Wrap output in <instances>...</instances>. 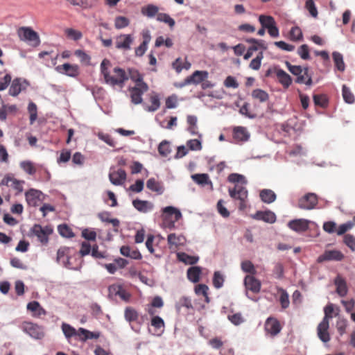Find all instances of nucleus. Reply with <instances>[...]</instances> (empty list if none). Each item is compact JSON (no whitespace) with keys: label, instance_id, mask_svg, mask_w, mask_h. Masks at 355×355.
<instances>
[{"label":"nucleus","instance_id":"nucleus-1","mask_svg":"<svg viewBox=\"0 0 355 355\" xmlns=\"http://www.w3.org/2000/svg\"><path fill=\"white\" fill-rule=\"evenodd\" d=\"M228 181L236 183L233 188L228 189L230 196L234 200H239V209L244 210L247 207L246 200L248 195V190L244 186L247 184L245 176L238 173H231L228 176Z\"/></svg>","mask_w":355,"mask_h":355},{"label":"nucleus","instance_id":"nucleus-2","mask_svg":"<svg viewBox=\"0 0 355 355\" xmlns=\"http://www.w3.org/2000/svg\"><path fill=\"white\" fill-rule=\"evenodd\" d=\"M105 83L113 87L118 86L122 89L128 76L125 71L120 67H114L112 73L110 72L104 78Z\"/></svg>","mask_w":355,"mask_h":355},{"label":"nucleus","instance_id":"nucleus-3","mask_svg":"<svg viewBox=\"0 0 355 355\" xmlns=\"http://www.w3.org/2000/svg\"><path fill=\"white\" fill-rule=\"evenodd\" d=\"M20 329L32 338L40 340L44 337V328L31 322H24L20 325Z\"/></svg>","mask_w":355,"mask_h":355},{"label":"nucleus","instance_id":"nucleus-4","mask_svg":"<svg viewBox=\"0 0 355 355\" xmlns=\"http://www.w3.org/2000/svg\"><path fill=\"white\" fill-rule=\"evenodd\" d=\"M53 230L51 226L46 225L42 227L39 224H35L31 230V232L37 236L38 241L42 245H46L49 242V236L51 234Z\"/></svg>","mask_w":355,"mask_h":355},{"label":"nucleus","instance_id":"nucleus-5","mask_svg":"<svg viewBox=\"0 0 355 355\" xmlns=\"http://www.w3.org/2000/svg\"><path fill=\"white\" fill-rule=\"evenodd\" d=\"M148 85L146 83L135 85L129 88L131 102L135 105L144 103L142 96L148 90Z\"/></svg>","mask_w":355,"mask_h":355},{"label":"nucleus","instance_id":"nucleus-6","mask_svg":"<svg viewBox=\"0 0 355 355\" xmlns=\"http://www.w3.org/2000/svg\"><path fill=\"white\" fill-rule=\"evenodd\" d=\"M18 35L20 40L30 44L32 46L40 44V38L37 33L29 27H21L18 30Z\"/></svg>","mask_w":355,"mask_h":355},{"label":"nucleus","instance_id":"nucleus-7","mask_svg":"<svg viewBox=\"0 0 355 355\" xmlns=\"http://www.w3.org/2000/svg\"><path fill=\"white\" fill-rule=\"evenodd\" d=\"M108 176L112 184L121 186L126 180L127 174L123 168L113 166L110 168Z\"/></svg>","mask_w":355,"mask_h":355},{"label":"nucleus","instance_id":"nucleus-8","mask_svg":"<svg viewBox=\"0 0 355 355\" xmlns=\"http://www.w3.org/2000/svg\"><path fill=\"white\" fill-rule=\"evenodd\" d=\"M70 251L69 248H60L57 252V262L68 269L77 270L78 268L73 267L70 262Z\"/></svg>","mask_w":355,"mask_h":355},{"label":"nucleus","instance_id":"nucleus-9","mask_svg":"<svg viewBox=\"0 0 355 355\" xmlns=\"http://www.w3.org/2000/svg\"><path fill=\"white\" fill-rule=\"evenodd\" d=\"M317 204V196L313 193H309L299 200L298 207L302 209L311 210L314 209Z\"/></svg>","mask_w":355,"mask_h":355},{"label":"nucleus","instance_id":"nucleus-10","mask_svg":"<svg viewBox=\"0 0 355 355\" xmlns=\"http://www.w3.org/2000/svg\"><path fill=\"white\" fill-rule=\"evenodd\" d=\"M55 71L62 75L76 78L80 74V69L77 64L64 63L55 67Z\"/></svg>","mask_w":355,"mask_h":355},{"label":"nucleus","instance_id":"nucleus-11","mask_svg":"<svg viewBox=\"0 0 355 355\" xmlns=\"http://www.w3.org/2000/svg\"><path fill=\"white\" fill-rule=\"evenodd\" d=\"M243 284L246 290L245 295L251 300L252 299L249 297L248 291H251L254 293H258L261 290V282L252 275H246L244 278Z\"/></svg>","mask_w":355,"mask_h":355},{"label":"nucleus","instance_id":"nucleus-12","mask_svg":"<svg viewBox=\"0 0 355 355\" xmlns=\"http://www.w3.org/2000/svg\"><path fill=\"white\" fill-rule=\"evenodd\" d=\"M25 182L24 180H19L12 178L10 175H6L1 181L0 186L10 187L15 189L18 193L23 191V185Z\"/></svg>","mask_w":355,"mask_h":355},{"label":"nucleus","instance_id":"nucleus-13","mask_svg":"<svg viewBox=\"0 0 355 355\" xmlns=\"http://www.w3.org/2000/svg\"><path fill=\"white\" fill-rule=\"evenodd\" d=\"M329 329V322L327 321L326 319H322L317 327V336L324 343H328L331 339Z\"/></svg>","mask_w":355,"mask_h":355},{"label":"nucleus","instance_id":"nucleus-14","mask_svg":"<svg viewBox=\"0 0 355 355\" xmlns=\"http://www.w3.org/2000/svg\"><path fill=\"white\" fill-rule=\"evenodd\" d=\"M110 295L119 296L122 300L128 302L130 301L131 295L121 284H112L108 287Z\"/></svg>","mask_w":355,"mask_h":355},{"label":"nucleus","instance_id":"nucleus-15","mask_svg":"<svg viewBox=\"0 0 355 355\" xmlns=\"http://www.w3.org/2000/svg\"><path fill=\"white\" fill-rule=\"evenodd\" d=\"M133 41L134 37L131 34H121L116 37L115 46L118 49L129 51Z\"/></svg>","mask_w":355,"mask_h":355},{"label":"nucleus","instance_id":"nucleus-16","mask_svg":"<svg viewBox=\"0 0 355 355\" xmlns=\"http://www.w3.org/2000/svg\"><path fill=\"white\" fill-rule=\"evenodd\" d=\"M28 85L26 80L19 78H15L10 87L9 94L12 96H17L21 92L25 90Z\"/></svg>","mask_w":355,"mask_h":355},{"label":"nucleus","instance_id":"nucleus-17","mask_svg":"<svg viewBox=\"0 0 355 355\" xmlns=\"http://www.w3.org/2000/svg\"><path fill=\"white\" fill-rule=\"evenodd\" d=\"M343 258V254L339 250H325L322 254L318 257L317 261L322 263L326 261H341Z\"/></svg>","mask_w":355,"mask_h":355},{"label":"nucleus","instance_id":"nucleus-18","mask_svg":"<svg viewBox=\"0 0 355 355\" xmlns=\"http://www.w3.org/2000/svg\"><path fill=\"white\" fill-rule=\"evenodd\" d=\"M42 193L37 189H31L25 193L26 200L28 205L36 207L42 200Z\"/></svg>","mask_w":355,"mask_h":355},{"label":"nucleus","instance_id":"nucleus-19","mask_svg":"<svg viewBox=\"0 0 355 355\" xmlns=\"http://www.w3.org/2000/svg\"><path fill=\"white\" fill-rule=\"evenodd\" d=\"M309 220L304 218L294 219L288 222V227L297 233H302L309 229Z\"/></svg>","mask_w":355,"mask_h":355},{"label":"nucleus","instance_id":"nucleus-20","mask_svg":"<svg viewBox=\"0 0 355 355\" xmlns=\"http://www.w3.org/2000/svg\"><path fill=\"white\" fill-rule=\"evenodd\" d=\"M252 218L255 220H262L270 224L274 223L277 219L275 214L270 210L257 211L252 215Z\"/></svg>","mask_w":355,"mask_h":355},{"label":"nucleus","instance_id":"nucleus-21","mask_svg":"<svg viewBox=\"0 0 355 355\" xmlns=\"http://www.w3.org/2000/svg\"><path fill=\"white\" fill-rule=\"evenodd\" d=\"M265 329L272 336H275L280 332L282 327L277 319L268 318L266 322Z\"/></svg>","mask_w":355,"mask_h":355},{"label":"nucleus","instance_id":"nucleus-22","mask_svg":"<svg viewBox=\"0 0 355 355\" xmlns=\"http://www.w3.org/2000/svg\"><path fill=\"white\" fill-rule=\"evenodd\" d=\"M133 207L139 212L147 213L154 209L153 202L148 200L135 199L132 201Z\"/></svg>","mask_w":355,"mask_h":355},{"label":"nucleus","instance_id":"nucleus-23","mask_svg":"<svg viewBox=\"0 0 355 355\" xmlns=\"http://www.w3.org/2000/svg\"><path fill=\"white\" fill-rule=\"evenodd\" d=\"M208 75L207 71H196L191 76L187 77V82L193 85H198L207 79Z\"/></svg>","mask_w":355,"mask_h":355},{"label":"nucleus","instance_id":"nucleus-24","mask_svg":"<svg viewBox=\"0 0 355 355\" xmlns=\"http://www.w3.org/2000/svg\"><path fill=\"white\" fill-rule=\"evenodd\" d=\"M275 74L279 83L284 87V88L287 89L291 86L292 84V78L284 70L280 68L276 69Z\"/></svg>","mask_w":355,"mask_h":355},{"label":"nucleus","instance_id":"nucleus-25","mask_svg":"<svg viewBox=\"0 0 355 355\" xmlns=\"http://www.w3.org/2000/svg\"><path fill=\"white\" fill-rule=\"evenodd\" d=\"M76 336L80 340L85 342L87 340L98 338L100 336V334L98 332L90 331L86 329L80 327L78 329Z\"/></svg>","mask_w":355,"mask_h":355},{"label":"nucleus","instance_id":"nucleus-26","mask_svg":"<svg viewBox=\"0 0 355 355\" xmlns=\"http://www.w3.org/2000/svg\"><path fill=\"white\" fill-rule=\"evenodd\" d=\"M233 137L236 141H247L250 138V133L244 127L238 126L234 128Z\"/></svg>","mask_w":355,"mask_h":355},{"label":"nucleus","instance_id":"nucleus-27","mask_svg":"<svg viewBox=\"0 0 355 355\" xmlns=\"http://www.w3.org/2000/svg\"><path fill=\"white\" fill-rule=\"evenodd\" d=\"M146 187L151 191L155 192L157 195H162L164 192L163 183L151 178L147 180Z\"/></svg>","mask_w":355,"mask_h":355},{"label":"nucleus","instance_id":"nucleus-28","mask_svg":"<svg viewBox=\"0 0 355 355\" xmlns=\"http://www.w3.org/2000/svg\"><path fill=\"white\" fill-rule=\"evenodd\" d=\"M150 105H147L146 103H142L143 108L149 112H154L157 111L160 107V99L159 96L157 94H153L150 97Z\"/></svg>","mask_w":355,"mask_h":355},{"label":"nucleus","instance_id":"nucleus-29","mask_svg":"<svg viewBox=\"0 0 355 355\" xmlns=\"http://www.w3.org/2000/svg\"><path fill=\"white\" fill-rule=\"evenodd\" d=\"M334 284L336 286V293L340 297L345 296L348 291L345 280L341 276L338 275L334 280Z\"/></svg>","mask_w":355,"mask_h":355},{"label":"nucleus","instance_id":"nucleus-30","mask_svg":"<svg viewBox=\"0 0 355 355\" xmlns=\"http://www.w3.org/2000/svg\"><path fill=\"white\" fill-rule=\"evenodd\" d=\"M202 273L201 268L199 266H191L190 267L187 272V275L188 279L193 282L197 283L200 280V277Z\"/></svg>","mask_w":355,"mask_h":355},{"label":"nucleus","instance_id":"nucleus-31","mask_svg":"<svg viewBox=\"0 0 355 355\" xmlns=\"http://www.w3.org/2000/svg\"><path fill=\"white\" fill-rule=\"evenodd\" d=\"M74 7H79L83 10L91 8L95 4L94 0H65Z\"/></svg>","mask_w":355,"mask_h":355},{"label":"nucleus","instance_id":"nucleus-32","mask_svg":"<svg viewBox=\"0 0 355 355\" xmlns=\"http://www.w3.org/2000/svg\"><path fill=\"white\" fill-rule=\"evenodd\" d=\"M122 255L133 259L139 260L142 258L141 253L136 250H131L128 245H123L120 249Z\"/></svg>","mask_w":355,"mask_h":355},{"label":"nucleus","instance_id":"nucleus-33","mask_svg":"<svg viewBox=\"0 0 355 355\" xmlns=\"http://www.w3.org/2000/svg\"><path fill=\"white\" fill-rule=\"evenodd\" d=\"M309 71V67H305V71L296 78L295 82L298 84H304L308 87H311L313 85V80L312 76Z\"/></svg>","mask_w":355,"mask_h":355},{"label":"nucleus","instance_id":"nucleus-34","mask_svg":"<svg viewBox=\"0 0 355 355\" xmlns=\"http://www.w3.org/2000/svg\"><path fill=\"white\" fill-rule=\"evenodd\" d=\"M259 196L261 200L267 204H270L276 200V194L275 193L270 189H262L260 191Z\"/></svg>","mask_w":355,"mask_h":355},{"label":"nucleus","instance_id":"nucleus-35","mask_svg":"<svg viewBox=\"0 0 355 355\" xmlns=\"http://www.w3.org/2000/svg\"><path fill=\"white\" fill-rule=\"evenodd\" d=\"M192 180L198 184L205 187L207 184L212 186L209 177L206 173H197L191 175Z\"/></svg>","mask_w":355,"mask_h":355},{"label":"nucleus","instance_id":"nucleus-36","mask_svg":"<svg viewBox=\"0 0 355 355\" xmlns=\"http://www.w3.org/2000/svg\"><path fill=\"white\" fill-rule=\"evenodd\" d=\"M141 12L143 15L148 18H153L155 15L157 16L159 14V8L154 4H148L141 8Z\"/></svg>","mask_w":355,"mask_h":355},{"label":"nucleus","instance_id":"nucleus-37","mask_svg":"<svg viewBox=\"0 0 355 355\" xmlns=\"http://www.w3.org/2000/svg\"><path fill=\"white\" fill-rule=\"evenodd\" d=\"M175 309L178 312H180L182 308L185 307L187 309H193V306L191 300L189 297L183 296L179 299L175 303Z\"/></svg>","mask_w":355,"mask_h":355},{"label":"nucleus","instance_id":"nucleus-38","mask_svg":"<svg viewBox=\"0 0 355 355\" xmlns=\"http://www.w3.org/2000/svg\"><path fill=\"white\" fill-rule=\"evenodd\" d=\"M162 212H163V214H164L167 216L174 215V220H173V223L178 221L182 217L181 211L178 209H177L173 206H167V207H164L162 209Z\"/></svg>","mask_w":355,"mask_h":355},{"label":"nucleus","instance_id":"nucleus-39","mask_svg":"<svg viewBox=\"0 0 355 355\" xmlns=\"http://www.w3.org/2000/svg\"><path fill=\"white\" fill-rule=\"evenodd\" d=\"M124 318L130 324L132 322H137L139 319V313L132 307L128 306L124 311Z\"/></svg>","mask_w":355,"mask_h":355},{"label":"nucleus","instance_id":"nucleus-40","mask_svg":"<svg viewBox=\"0 0 355 355\" xmlns=\"http://www.w3.org/2000/svg\"><path fill=\"white\" fill-rule=\"evenodd\" d=\"M333 60L335 64V67L337 70L343 72L345 69V64L343 60V55L337 51L332 53Z\"/></svg>","mask_w":355,"mask_h":355},{"label":"nucleus","instance_id":"nucleus-41","mask_svg":"<svg viewBox=\"0 0 355 355\" xmlns=\"http://www.w3.org/2000/svg\"><path fill=\"white\" fill-rule=\"evenodd\" d=\"M128 79L130 78L135 85L140 84L141 83H145L144 81V75L141 73L137 69H128Z\"/></svg>","mask_w":355,"mask_h":355},{"label":"nucleus","instance_id":"nucleus-42","mask_svg":"<svg viewBox=\"0 0 355 355\" xmlns=\"http://www.w3.org/2000/svg\"><path fill=\"white\" fill-rule=\"evenodd\" d=\"M225 275L222 272L215 271L212 278L214 287L216 289L222 288L225 282Z\"/></svg>","mask_w":355,"mask_h":355},{"label":"nucleus","instance_id":"nucleus-43","mask_svg":"<svg viewBox=\"0 0 355 355\" xmlns=\"http://www.w3.org/2000/svg\"><path fill=\"white\" fill-rule=\"evenodd\" d=\"M259 21L263 28L268 29L276 24L273 17L270 15H261L259 17Z\"/></svg>","mask_w":355,"mask_h":355},{"label":"nucleus","instance_id":"nucleus-44","mask_svg":"<svg viewBox=\"0 0 355 355\" xmlns=\"http://www.w3.org/2000/svg\"><path fill=\"white\" fill-rule=\"evenodd\" d=\"M313 100L315 106L326 108L329 105V99L325 94H314Z\"/></svg>","mask_w":355,"mask_h":355},{"label":"nucleus","instance_id":"nucleus-45","mask_svg":"<svg viewBox=\"0 0 355 355\" xmlns=\"http://www.w3.org/2000/svg\"><path fill=\"white\" fill-rule=\"evenodd\" d=\"M62 331L67 338L68 341L74 336H76V334L78 333V330H76L74 327H73L71 325L63 322L62 324Z\"/></svg>","mask_w":355,"mask_h":355},{"label":"nucleus","instance_id":"nucleus-46","mask_svg":"<svg viewBox=\"0 0 355 355\" xmlns=\"http://www.w3.org/2000/svg\"><path fill=\"white\" fill-rule=\"evenodd\" d=\"M168 243L169 245L178 246L182 245L185 241V238L182 235H176L174 233L169 234L167 237Z\"/></svg>","mask_w":355,"mask_h":355},{"label":"nucleus","instance_id":"nucleus-47","mask_svg":"<svg viewBox=\"0 0 355 355\" xmlns=\"http://www.w3.org/2000/svg\"><path fill=\"white\" fill-rule=\"evenodd\" d=\"M178 258L180 261L189 265H193L196 263L199 259L198 257L191 256L185 252L178 253Z\"/></svg>","mask_w":355,"mask_h":355},{"label":"nucleus","instance_id":"nucleus-48","mask_svg":"<svg viewBox=\"0 0 355 355\" xmlns=\"http://www.w3.org/2000/svg\"><path fill=\"white\" fill-rule=\"evenodd\" d=\"M209 287L204 284H197L195 286L194 291L197 295H202L205 297L206 302H209V297L208 295Z\"/></svg>","mask_w":355,"mask_h":355},{"label":"nucleus","instance_id":"nucleus-49","mask_svg":"<svg viewBox=\"0 0 355 355\" xmlns=\"http://www.w3.org/2000/svg\"><path fill=\"white\" fill-rule=\"evenodd\" d=\"M252 96L253 98L258 100L260 103L266 102L269 98L268 94L261 89H254L252 92Z\"/></svg>","mask_w":355,"mask_h":355},{"label":"nucleus","instance_id":"nucleus-50","mask_svg":"<svg viewBox=\"0 0 355 355\" xmlns=\"http://www.w3.org/2000/svg\"><path fill=\"white\" fill-rule=\"evenodd\" d=\"M19 166L27 174L33 175L36 173V168L33 163L29 160H25L20 162Z\"/></svg>","mask_w":355,"mask_h":355},{"label":"nucleus","instance_id":"nucleus-51","mask_svg":"<svg viewBox=\"0 0 355 355\" xmlns=\"http://www.w3.org/2000/svg\"><path fill=\"white\" fill-rule=\"evenodd\" d=\"M158 152L162 157H167L171 153V148L169 141H162L158 146Z\"/></svg>","mask_w":355,"mask_h":355},{"label":"nucleus","instance_id":"nucleus-52","mask_svg":"<svg viewBox=\"0 0 355 355\" xmlns=\"http://www.w3.org/2000/svg\"><path fill=\"white\" fill-rule=\"evenodd\" d=\"M278 292L280 293L279 302H280L282 308L285 309L288 308L290 304L288 294L286 292V291L282 288H279Z\"/></svg>","mask_w":355,"mask_h":355},{"label":"nucleus","instance_id":"nucleus-53","mask_svg":"<svg viewBox=\"0 0 355 355\" xmlns=\"http://www.w3.org/2000/svg\"><path fill=\"white\" fill-rule=\"evenodd\" d=\"M58 233L63 237L72 238L74 236L71 229L66 224H61L58 226Z\"/></svg>","mask_w":355,"mask_h":355},{"label":"nucleus","instance_id":"nucleus-54","mask_svg":"<svg viewBox=\"0 0 355 355\" xmlns=\"http://www.w3.org/2000/svg\"><path fill=\"white\" fill-rule=\"evenodd\" d=\"M290 39L293 42H298L303 40L302 30L298 26H293L290 31Z\"/></svg>","mask_w":355,"mask_h":355},{"label":"nucleus","instance_id":"nucleus-55","mask_svg":"<svg viewBox=\"0 0 355 355\" xmlns=\"http://www.w3.org/2000/svg\"><path fill=\"white\" fill-rule=\"evenodd\" d=\"M157 21L168 24L170 28H173L175 24V20L168 14L163 12L157 15Z\"/></svg>","mask_w":355,"mask_h":355},{"label":"nucleus","instance_id":"nucleus-56","mask_svg":"<svg viewBox=\"0 0 355 355\" xmlns=\"http://www.w3.org/2000/svg\"><path fill=\"white\" fill-rule=\"evenodd\" d=\"M27 309L33 312L37 311V315H44L46 313L45 310L40 306V303L37 301H33L28 303Z\"/></svg>","mask_w":355,"mask_h":355},{"label":"nucleus","instance_id":"nucleus-57","mask_svg":"<svg viewBox=\"0 0 355 355\" xmlns=\"http://www.w3.org/2000/svg\"><path fill=\"white\" fill-rule=\"evenodd\" d=\"M92 256L97 260H100L102 259H105L107 260H110V256L107 254L106 252H100L98 251V247L96 245H94L92 249Z\"/></svg>","mask_w":355,"mask_h":355},{"label":"nucleus","instance_id":"nucleus-58","mask_svg":"<svg viewBox=\"0 0 355 355\" xmlns=\"http://www.w3.org/2000/svg\"><path fill=\"white\" fill-rule=\"evenodd\" d=\"M28 112L30 114V123L32 125L37 118V107L35 103L31 101L28 103Z\"/></svg>","mask_w":355,"mask_h":355},{"label":"nucleus","instance_id":"nucleus-59","mask_svg":"<svg viewBox=\"0 0 355 355\" xmlns=\"http://www.w3.org/2000/svg\"><path fill=\"white\" fill-rule=\"evenodd\" d=\"M130 24V20L123 16H118L114 20V26L116 29H122Z\"/></svg>","mask_w":355,"mask_h":355},{"label":"nucleus","instance_id":"nucleus-60","mask_svg":"<svg viewBox=\"0 0 355 355\" xmlns=\"http://www.w3.org/2000/svg\"><path fill=\"white\" fill-rule=\"evenodd\" d=\"M228 320L235 326L240 325L245 322V319L241 313H236L227 315Z\"/></svg>","mask_w":355,"mask_h":355},{"label":"nucleus","instance_id":"nucleus-61","mask_svg":"<svg viewBox=\"0 0 355 355\" xmlns=\"http://www.w3.org/2000/svg\"><path fill=\"white\" fill-rule=\"evenodd\" d=\"M272 274L276 279H282L284 275V268L283 264L279 262L275 263L272 270Z\"/></svg>","mask_w":355,"mask_h":355},{"label":"nucleus","instance_id":"nucleus-62","mask_svg":"<svg viewBox=\"0 0 355 355\" xmlns=\"http://www.w3.org/2000/svg\"><path fill=\"white\" fill-rule=\"evenodd\" d=\"M97 136L99 139L106 143L108 146L111 147H115L116 142L114 140V139L111 137V135H110L109 134H105L100 132L97 134Z\"/></svg>","mask_w":355,"mask_h":355},{"label":"nucleus","instance_id":"nucleus-63","mask_svg":"<svg viewBox=\"0 0 355 355\" xmlns=\"http://www.w3.org/2000/svg\"><path fill=\"white\" fill-rule=\"evenodd\" d=\"M286 65L289 70V71L293 75L298 77L303 71H305V67L302 68L301 66L298 65H292L289 62H286Z\"/></svg>","mask_w":355,"mask_h":355},{"label":"nucleus","instance_id":"nucleus-64","mask_svg":"<svg viewBox=\"0 0 355 355\" xmlns=\"http://www.w3.org/2000/svg\"><path fill=\"white\" fill-rule=\"evenodd\" d=\"M343 97L344 101L347 103H352L354 101V96L350 89L345 85L343 86Z\"/></svg>","mask_w":355,"mask_h":355}]
</instances>
